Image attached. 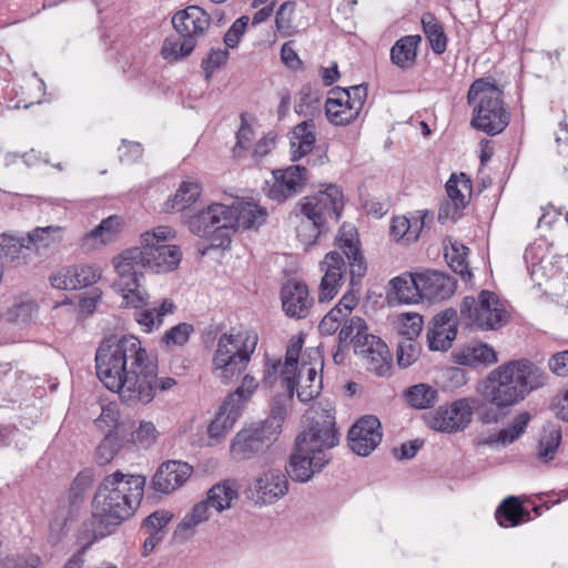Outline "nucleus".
I'll use <instances>...</instances> for the list:
<instances>
[{
	"label": "nucleus",
	"mask_w": 568,
	"mask_h": 568,
	"mask_svg": "<svg viewBox=\"0 0 568 568\" xmlns=\"http://www.w3.org/2000/svg\"><path fill=\"white\" fill-rule=\"evenodd\" d=\"M97 376L111 392L128 403L149 404L155 389L169 390L172 377L158 378V363L133 335L104 339L95 353Z\"/></svg>",
	"instance_id": "f257e3e1"
},
{
	"label": "nucleus",
	"mask_w": 568,
	"mask_h": 568,
	"mask_svg": "<svg viewBox=\"0 0 568 568\" xmlns=\"http://www.w3.org/2000/svg\"><path fill=\"white\" fill-rule=\"evenodd\" d=\"M546 373L527 359L510 361L491 371L476 407L485 424L497 423L505 410L524 400L534 389L545 385Z\"/></svg>",
	"instance_id": "f03ea898"
},
{
	"label": "nucleus",
	"mask_w": 568,
	"mask_h": 568,
	"mask_svg": "<svg viewBox=\"0 0 568 568\" xmlns=\"http://www.w3.org/2000/svg\"><path fill=\"white\" fill-rule=\"evenodd\" d=\"M146 478L116 470L99 484L92 500L93 540L110 535L112 529L129 519L139 508Z\"/></svg>",
	"instance_id": "7ed1b4c3"
},
{
	"label": "nucleus",
	"mask_w": 568,
	"mask_h": 568,
	"mask_svg": "<svg viewBox=\"0 0 568 568\" xmlns=\"http://www.w3.org/2000/svg\"><path fill=\"white\" fill-rule=\"evenodd\" d=\"M174 237L175 232L171 227L161 225L141 235V247H131L116 255L113 266L119 285L126 287L141 283L144 270L154 273L174 271L182 260L180 247L166 243Z\"/></svg>",
	"instance_id": "20e7f679"
},
{
	"label": "nucleus",
	"mask_w": 568,
	"mask_h": 568,
	"mask_svg": "<svg viewBox=\"0 0 568 568\" xmlns=\"http://www.w3.org/2000/svg\"><path fill=\"white\" fill-rule=\"evenodd\" d=\"M267 211L252 201H236L232 205L213 203L192 216L193 234L209 239L214 247H225L236 230L257 229L265 223Z\"/></svg>",
	"instance_id": "39448f33"
},
{
	"label": "nucleus",
	"mask_w": 568,
	"mask_h": 568,
	"mask_svg": "<svg viewBox=\"0 0 568 568\" xmlns=\"http://www.w3.org/2000/svg\"><path fill=\"white\" fill-rule=\"evenodd\" d=\"M467 102L473 110L470 121L473 128L489 135H496L509 124L510 113L496 84L484 79L475 80L468 90Z\"/></svg>",
	"instance_id": "423d86ee"
},
{
	"label": "nucleus",
	"mask_w": 568,
	"mask_h": 568,
	"mask_svg": "<svg viewBox=\"0 0 568 568\" xmlns=\"http://www.w3.org/2000/svg\"><path fill=\"white\" fill-rule=\"evenodd\" d=\"M254 332L242 331L222 334L212 358V374L223 384L237 378L247 367L257 345Z\"/></svg>",
	"instance_id": "0eeeda50"
},
{
	"label": "nucleus",
	"mask_w": 568,
	"mask_h": 568,
	"mask_svg": "<svg viewBox=\"0 0 568 568\" xmlns=\"http://www.w3.org/2000/svg\"><path fill=\"white\" fill-rule=\"evenodd\" d=\"M312 416H308L310 423L302 433L298 434L295 445L302 452H311L315 455H331L329 450L337 446L338 433L335 427V407L328 402H318L313 407Z\"/></svg>",
	"instance_id": "6e6552de"
},
{
	"label": "nucleus",
	"mask_w": 568,
	"mask_h": 568,
	"mask_svg": "<svg viewBox=\"0 0 568 568\" xmlns=\"http://www.w3.org/2000/svg\"><path fill=\"white\" fill-rule=\"evenodd\" d=\"M509 313L499 297L483 290L478 296H465L460 304V318L466 326L478 331H495L505 326Z\"/></svg>",
	"instance_id": "1a4fd4ad"
},
{
	"label": "nucleus",
	"mask_w": 568,
	"mask_h": 568,
	"mask_svg": "<svg viewBox=\"0 0 568 568\" xmlns=\"http://www.w3.org/2000/svg\"><path fill=\"white\" fill-rule=\"evenodd\" d=\"M113 287L123 297V303L134 308L133 317L145 333L159 328L163 323V317L174 311V304L169 300H164L160 306L151 307L150 296L139 282L122 287L119 285V276H116Z\"/></svg>",
	"instance_id": "9d476101"
},
{
	"label": "nucleus",
	"mask_w": 568,
	"mask_h": 568,
	"mask_svg": "<svg viewBox=\"0 0 568 568\" xmlns=\"http://www.w3.org/2000/svg\"><path fill=\"white\" fill-rule=\"evenodd\" d=\"M303 344L304 339L302 336H293L288 342L284 363L276 358L267 359L263 376V384L265 386H273L278 377H281L285 392L290 393V396H294L298 357Z\"/></svg>",
	"instance_id": "9b49d317"
},
{
	"label": "nucleus",
	"mask_w": 568,
	"mask_h": 568,
	"mask_svg": "<svg viewBox=\"0 0 568 568\" xmlns=\"http://www.w3.org/2000/svg\"><path fill=\"white\" fill-rule=\"evenodd\" d=\"M277 438L262 424H253L235 435L231 444V454L233 458L240 460L256 458L263 456Z\"/></svg>",
	"instance_id": "f8f14e48"
},
{
	"label": "nucleus",
	"mask_w": 568,
	"mask_h": 568,
	"mask_svg": "<svg viewBox=\"0 0 568 568\" xmlns=\"http://www.w3.org/2000/svg\"><path fill=\"white\" fill-rule=\"evenodd\" d=\"M476 400L459 398L449 405L440 406L429 418V426L438 432L454 434L464 430L471 422Z\"/></svg>",
	"instance_id": "ddd939ff"
},
{
	"label": "nucleus",
	"mask_w": 568,
	"mask_h": 568,
	"mask_svg": "<svg viewBox=\"0 0 568 568\" xmlns=\"http://www.w3.org/2000/svg\"><path fill=\"white\" fill-rule=\"evenodd\" d=\"M298 207L301 214L327 224L329 220H338L343 209V195L336 185H328L324 191L304 197Z\"/></svg>",
	"instance_id": "4468645a"
},
{
	"label": "nucleus",
	"mask_w": 568,
	"mask_h": 568,
	"mask_svg": "<svg viewBox=\"0 0 568 568\" xmlns=\"http://www.w3.org/2000/svg\"><path fill=\"white\" fill-rule=\"evenodd\" d=\"M307 181V171L304 166L292 165L284 170H275L272 180L266 181L267 196L278 203L301 193Z\"/></svg>",
	"instance_id": "2eb2a0df"
},
{
	"label": "nucleus",
	"mask_w": 568,
	"mask_h": 568,
	"mask_svg": "<svg viewBox=\"0 0 568 568\" xmlns=\"http://www.w3.org/2000/svg\"><path fill=\"white\" fill-rule=\"evenodd\" d=\"M288 480L281 470L270 469L257 477L247 489V498L255 505H272L286 495Z\"/></svg>",
	"instance_id": "dca6fc26"
},
{
	"label": "nucleus",
	"mask_w": 568,
	"mask_h": 568,
	"mask_svg": "<svg viewBox=\"0 0 568 568\" xmlns=\"http://www.w3.org/2000/svg\"><path fill=\"white\" fill-rule=\"evenodd\" d=\"M383 438L382 425L377 417H361L348 432V446L358 456H368Z\"/></svg>",
	"instance_id": "f3484780"
},
{
	"label": "nucleus",
	"mask_w": 568,
	"mask_h": 568,
	"mask_svg": "<svg viewBox=\"0 0 568 568\" xmlns=\"http://www.w3.org/2000/svg\"><path fill=\"white\" fill-rule=\"evenodd\" d=\"M355 354L358 355L367 371L378 376L389 374L392 355L387 345L375 335H365L355 345Z\"/></svg>",
	"instance_id": "a211bd4d"
},
{
	"label": "nucleus",
	"mask_w": 568,
	"mask_h": 568,
	"mask_svg": "<svg viewBox=\"0 0 568 568\" xmlns=\"http://www.w3.org/2000/svg\"><path fill=\"white\" fill-rule=\"evenodd\" d=\"M101 268L95 264L67 266L50 276V283L58 290H79L98 282Z\"/></svg>",
	"instance_id": "6ab92c4d"
},
{
	"label": "nucleus",
	"mask_w": 568,
	"mask_h": 568,
	"mask_svg": "<svg viewBox=\"0 0 568 568\" xmlns=\"http://www.w3.org/2000/svg\"><path fill=\"white\" fill-rule=\"evenodd\" d=\"M457 335V313L448 308L432 320L427 328V343L432 351H446Z\"/></svg>",
	"instance_id": "aec40b11"
},
{
	"label": "nucleus",
	"mask_w": 568,
	"mask_h": 568,
	"mask_svg": "<svg viewBox=\"0 0 568 568\" xmlns=\"http://www.w3.org/2000/svg\"><path fill=\"white\" fill-rule=\"evenodd\" d=\"M282 308L292 318H305L313 306V298L310 296L305 283L290 280L281 290Z\"/></svg>",
	"instance_id": "412c9836"
},
{
	"label": "nucleus",
	"mask_w": 568,
	"mask_h": 568,
	"mask_svg": "<svg viewBox=\"0 0 568 568\" xmlns=\"http://www.w3.org/2000/svg\"><path fill=\"white\" fill-rule=\"evenodd\" d=\"M324 275L320 285V302L333 300L343 283L346 274V263L338 252H329L321 263Z\"/></svg>",
	"instance_id": "4be33fe9"
},
{
	"label": "nucleus",
	"mask_w": 568,
	"mask_h": 568,
	"mask_svg": "<svg viewBox=\"0 0 568 568\" xmlns=\"http://www.w3.org/2000/svg\"><path fill=\"white\" fill-rule=\"evenodd\" d=\"M331 455H315L311 452H302L295 445V452L290 458L286 473L292 480L297 483H307L312 477L320 473L331 460Z\"/></svg>",
	"instance_id": "5701e85b"
},
{
	"label": "nucleus",
	"mask_w": 568,
	"mask_h": 568,
	"mask_svg": "<svg viewBox=\"0 0 568 568\" xmlns=\"http://www.w3.org/2000/svg\"><path fill=\"white\" fill-rule=\"evenodd\" d=\"M211 23L210 16L197 6H190L176 12L172 18V24L181 37L191 38L196 45L200 37L204 34Z\"/></svg>",
	"instance_id": "b1692460"
},
{
	"label": "nucleus",
	"mask_w": 568,
	"mask_h": 568,
	"mask_svg": "<svg viewBox=\"0 0 568 568\" xmlns=\"http://www.w3.org/2000/svg\"><path fill=\"white\" fill-rule=\"evenodd\" d=\"M193 471L191 465L181 460L163 463L152 478L155 491L170 494L185 484Z\"/></svg>",
	"instance_id": "393cba45"
},
{
	"label": "nucleus",
	"mask_w": 568,
	"mask_h": 568,
	"mask_svg": "<svg viewBox=\"0 0 568 568\" xmlns=\"http://www.w3.org/2000/svg\"><path fill=\"white\" fill-rule=\"evenodd\" d=\"M446 192L452 203H446L439 209V220L443 219H457L460 210L465 209L468 204L471 194V181L466 174L459 175L452 174L446 182Z\"/></svg>",
	"instance_id": "a878e982"
},
{
	"label": "nucleus",
	"mask_w": 568,
	"mask_h": 568,
	"mask_svg": "<svg viewBox=\"0 0 568 568\" xmlns=\"http://www.w3.org/2000/svg\"><path fill=\"white\" fill-rule=\"evenodd\" d=\"M420 297L429 302H440L449 298L456 288V282L449 275L437 271L417 273Z\"/></svg>",
	"instance_id": "bb28decb"
},
{
	"label": "nucleus",
	"mask_w": 568,
	"mask_h": 568,
	"mask_svg": "<svg viewBox=\"0 0 568 568\" xmlns=\"http://www.w3.org/2000/svg\"><path fill=\"white\" fill-rule=\"evenodd\" d=\"M337 243L338 247L343 250V253L348 260L351 281L353 284H356V281H359L364 276L366 264L358 247L355 227L343 225Z\"/></svg>",
	"instance_id": "cd10ccee"
},
{
	"label": "nucleus",
	"mask_w": 568,
	"mask_h": 568,
	"mask_svg": "<svg viewBox=\"0 0 568 568\" xmlns=\"http://www.w3.org/2000/svg\"><path fill=\"white\" fill-rule=\"evenodd\" d=\"M32 247L26 242V235L0 234V258L4 264L19 267L29 263Z\"/></svg>",
	"instance_id": "c85d7f7f"
},
{
	"label": "nucleus",
	"mask_w": 568,
	"mask_h": 568,
	"mask_svg": "<svg viewBox=\"0 0 568 568\" xmlns=\"http://www.w3.org/2000/svg\"><path fill=\"white\" fill-rule=\"evenodd\" d=\"M349 97L344 88L332 89L325 102V112L328 121L335 125H347L355 121L358 115L349 113Z\"/></svg>",
	"instance_id": "c756f323"
},
{
	"label": "nucleus",
	"mask_w": 568,
	"mask_h": 568,
	"mask_svg": "<svg viewBox=\"0 0 568 568\" xmlns=\"http://www.w3.org/2000/svg\"><path fill=\"white\" fill-rule=\"evenodd\" d=\"M122 226V220L118 215H111L82 237L81 246L87 252L93 251L115 240Z\"/></svg>",
	"instance_id": "7c9ffc66"
},
{
	"label": "nucleus",
	"mask_w": 568,
	"mask_h": 568,
	"mask_svg": "<svg viewBox=\"0 0 568 568\" xmlns=\"http://www.w3.org/2000/svg\"><path fill=\"white\" fill-rule=\"evenodd\" d=\"M297 372V398L303 403H307L320 394L322 389V377L317 375L316 367L310 366L305 362L301 364Z\"/></svg>",
	"instance_id": "2f4dec72"
},
{
	"label": "nucleus",
	"mask_w": 568,
	"mask_h": 568,
	"mask_svg": "<svg viewBox=\"0 0 568 568\" xmlns=\"http://www.w3.org/2000/svg\"><path fill=\"white\" fill-rule=\"evenodd\" d=\"M315 143V125L312 121L297 124L291 136L292 160L297 161L310 153Z\"/></svg>",
	"instance_id": "473e14b6"
},
{
	"label": "nucleus",
	"mask_w": 568,
	"mask_h": 568,
	"mask_svg": "<svg viewBox=\"0 0 568 568\" xmlns=\"http://www.w3.org/2000/svg\"><path fill=\"white\" fill-rule=\"evenodd\" d=\"M202 192V187L196 181H183L175 194L164 203V211L168 213L181 212L191 206Z\"/></svg>",
	"instance_id": "72a5a7b5"
},
{
	"label": "nucleus",
	"mask_w": 568,
	"mask_h": 568,
	"mask_svg": "<svg viewBox=\"0 0 568 568\" xmlns=\"http://www.w3.org/2000/svg\"><path fill=\"white\" fill-rule=\"evenodd\" d=\"M63 227L58 225L36 227L26 235V242L34 253L40 254L41 250L59 245L63 241Z\"/></svg>",
	"instance_id": "f704fd0d"
},
{
	"label": "nucleus",
	"mask_w": 568,
	"mask_h": 568,
	"mask_svg": "<svg viewBox=\"0 0 568 568\" xmlns=\"http://www.w3.org/2000/svg\"><path fill=\"white\" fill-rule=\"evenodd\" d=\"M496 520L501 527H516L523 521L529 520V513L517 497H507L496 509Z\"/></svg>",
	"instance_id": "c9c22d12"
},
{
	"label": "nucleus",
	"mask_w": 568,
	"mask_h": 568,
	"mask_svg": "<svg viewBox=\"0 0 568 568\" xmlns=\"http://www.w3.org/2000/svg\"><path fill=\"white\" fill-rule=\"evenodd\" d=\"M419 36H406L395 42L390 50L392 62L400 69L410 68L416 60Z\"/></svg>",
	"instance_id": "e433bc0d"
},
{
	"label": "nucleus",
	"mask_w": 568,
	"mask_h": 568,
	"mask_svg": "<svg viewBox=\"0 0 568 568\" xmlns=\"http://www.w3.org/2000/svg\"><path fill=\"white\" fill-rule=\"evenodd\" d=\"M392 291L400 303H417L420 297L417 273L403 274L390 281Z\"/></svg>",
	"instance_id": "4c0bfd02"
},
{
	"label": "nucleus",
	"mask_w": 568,
	"mask_h": 568,
	"mask_svg": "<svg viewBox=\"0 0 568 568\" xmlns=\"http://www.w3.org/2000/svg\"><path fill=\"white\" fill-rule=\"evenodd\" d=\"M241 413L239 409L226 402L222 404L215 418L211 422L207 428L210 438L220 440L229 430H231L240 417Z\"/></svg>",
	"instance_id": "58836bf2"
},
{
	"label": "nucleus",
	"mask_w": 568,
	"mask_h": 568,
	"mask_svg": "<svg viewBox=\"0 0 568 568\" xmlns=\"http://www.w3.org/2000/svg\"><path fill=\"white\" fill-rule=\"evenodd\" d=\"M237 497L236 485L234 481L225 480L214 485L209 491L205 501L217 513L231 507L233 499Z\"/></svg>",
	"instance_id": "ea45409f"
},
{
	"label": "nucleus",
	"mask_w": 568,
	"mask_h": 568,
	"mask_svg": "<svg viewBox=\"0 0 568 568\" xmlns=\"http://www.w3.org/2000/svg\"><path fill=\"white\" fill-rule=\"evenodd\" d=\"M294 223L296 236L306 247L314 244L326 229V224L313 220L310 215L305 216L300 212L295 214Z\"/></svg>",
	"instance_id": "a19ab883"
},
{
	"label": "nucleus",
	"mask_w": 568,
	"mask_h": 568,
	"mask_svg": "<svg viewBox=\"0 0 568 568\" xmlns=\"http://www.w3.org/2000/svg\"><path fill=\"white\" fill-rule=\"evenodd\" d=\"M405 397L412 407L426 409L437 403L438 392L427 384H416L405 392Z\"/></svg>",
	"instance_id": "79ce46f5"
},
{
	"label": "nucleus",
	"mask_w": 568,
	"mask_h": 568,
	"mask_svg": "<svg viewBox=\"0 0 568 568\" xmlns=\"http://www.w3.org/2000/svg\"><path fill=\"white\" fill-rule=\"evenodd\" d=\"M195 48V44L191 38L181 37L178 34L176 38H166L162 45V57L170 61L175 62L190 55Z\"/></svg>",
	"instance_id": "37998d69"
},
{
	"label": "nucleus",
	"mask_w": 568,
	"mask_h": 568,
	"mask_svg": "<svg viewBox=\"0 0 568 568\" xmlns=\"http://www.w3.org/2000/svg\"><path fill=\"white\" fill-rule=\"evenodd\" d=\"M422 26L433 51L437 54L446 50V36L442 24L433 13L426 12L422 16Z\"/></svg>",
	"instance_id": "c03bdc74"
},
{
	"label": "nucleus",
	"mask_w": 568,
	"mask_h": 568,
	"mask_svg": "<svg viewBox=\"0 0 568 568\" xmlns=\"http://www.w3.org/2000/svg\"><path fill=\"white\" fill-rule=\"evenodd\" d=\"M293 399L290 393L284 396H277L273 400L270 416L261 423L266 429L274 433L275 436H280L282 432V425L287 414V405Z\"/></svg>",
	"instance_id": "a18cd8bd"
},
{
	"label": "nucleus",
	"mask_w": 568,
	"mask_h": 568,
	"mask_svg": "<svg viewBox=\"0 0 568 568\" xmlns=\"http://www.w3.org/2000/svg\"><path fill=\"white\" fill-rule=\"evenodd\" d=\"M344 321L345 322L338 333V342L341 344L354 343L355 346L358 339H362L365 337V335H368L366 333L367 326L363 318L354 316L348 321Z\"/></svg>",
	"instance_id": "49530a36"
},
{
	"label": "nucleus",
	"mask_w": 568,
	"mask_h": 568,
	"mask_svg": "<svg viewBox=\"0 0 568 568\" xmlns=\"http://www.w3.org/2000/svg\"><path fill=\"white\" fill-rule=\"evenodd\" d=\"M561 440L559 430L552 429L545 432L538 442L537 458L541 463H549L554 459Z\"/></svg>",
	"instance_id": "de8ad7c7"
},
{
	"label": "nucleus",
	"mask_w": 568,
	"mask_h": 568,
	"mask_svg": "<svg viewBox=\"0 0 568 568\" xmlns=\"http://www.w3.org/2000/svg\"><path fill=\"white\" fill-rule=\"evenodd\" d=\"M295 112L300 115H314L320 110L318 98L313 93L310 84H304L295 98Z\"/></svg>",
	"instance_id": "09e8293b"
},
{
	"label": "nucleus",
	"mask_w": 568,
	"mask_h": 568,
	"mask_svg": "<svg viewBox=\"0 0 568 568\" xmlns=\"http://www.w3.org/2000/svg\"><path fill=\"white\" fill-rule=\"evenodd\" d=\"M193 333V326L187 323H180L169 331H166L162 337V344L171 349L175 346H183L185 345L191 334Z\"/></svg>",
	"instance_id": "8fccbe9b"
},
{
	"label": "nucleus",
	"mask_w": 568,
	"mask_h": 568,
	"mask_svg": "<svg viewBox=\"0 0 568 568\" xmlns=\"http://www.w3.org/2000/svg\"><path fill=\"white\" fill-rule=\"evenodd\" d=\"M530 420L527 412L518 414L513 423L499 432V439L503 445H509L518 439L524 433Z\"/></svg>",
	"instance_id": "3c124183"
},
{
	"label": "nucleus",
	"mask_w": 568,
	"mask_h": 568,
	"mask_svg": "<svg viewBox=\"0 0 568 568\" xmlns=\"http://www.w3.org/2000/svg\"><path fill=\"white\" fill-rule=\"evenodd\" d=\"M258 384L252 375L244 376L242 384L224 402L231 407L235 406L241 413L242 403L247 400L257 388Z\"/></svg>",
	"instance_id": "603ef678"
},
{
	"label": "nucleus",
	"mask_w": 568,
	"mask_h": 568,
	"mask_svg": "<svg viewBox=\"0 0 568 568\" xmlns=\"http://www.w3.org/2000/svg\"><path fill=\"white\" fill-rule=\"evenodd\" d=\"M120 439L114 432H106L104 439L97 448V460L99 464H108L120 450Z\"/></svg>",
	"instance_id": "864d4df0"
},
{
	"label": "nucleus",
	"mask_w": 568,
	"mask_h": 568,
	"mask_svg": "<svg viewBox=\"0 0 568 568\" xmlns=\"http://www.w3.org/2000/svg\"><path fill=\"white\" fill-rule=\"evenodd\" d=\"M423 316L419 314H405L400 318V326L398 333L400 338L415 339L423 328Z\"/></svg>",
	"instance_id": "5fc2aeb1"
},
{
	"label": "nucleus",
	"mask_w": 568,
	"mask_h": 568,
	"mask_svg": "<svg viewBox=\"0 0 568 568\" xmlns=\"http://www.w3.org/2000/svg\"><path fill=\"white\" fill-rule=\"evenodd\" d=\"M418 356V345L415 339L400 338L397 345V363L400 367L410 366Z\"/></svg>",
	"instance_id": "6e6d98bb"
},
{
	"label": "nucleus",
	"mask_w": 568,
	"mask_h": 568,
	"mask_svg": "<svg viewBox=\"0 0 568 568\" xmlns=\"http://www.w3.org/2000/svg\"><path fill=\"white\" fill-rule=\"evenodd\" d=\"M227 58V49H212L201 64L205 79L209 80L226 62Z\"/></svg>",
	"instance_id": "4d7b16f0"
},
{
	"label": "nucleus",
	"mask_w": 568,
	"mask_h": 568,
	"mask_svg": "<svg viewBox=\"0 0 568 568\" xmlns=\"http://www.w3.org/2000/svg\"><path fill=\"white\" fill-rule=\"evenodd\" d=\"M36 306L32 302H20L13 304L7 312L9 322L16 324H27L31 321Z\"/></svg>",
	"instance_id": "13d9d810"
},
{
	"label": "nucleus",
	"mask_w": 568,
	"mask_h": 568,
	"mask_svg": "<svg viewBox=\"0 0 568 568\" xmlns=\"http://www.w3.org/2000/svg\"><path fill=\"white\" fill-rule=\"evenodd\" d=\"M468 356L474 362L493 364L497 362V355L493 347L485 343H475L467 347Z\"/></svg>",
	"instance_id": "bf43d9fd"
},
{
	"label": "nucleus",
	"mask_w": 568,
	"mask_h": 568,
	"mask_svg": "<svg viewBox=\"0 0 568 568\" xmlns=\"http://www.w3.org/2000/svg\"><path fill=\"white\" fill-rule=\"evenodd\" d=\"M173 515L169 510H156L143 521V527L149 532L161 534V530L171 521Z\"/></svg>",
	"instance_id": "052dcab7"
},
{
	"label": "nucleus",
	"mask_w": 568,
	"mask_h": 568,
	"mask_svg": "<svg viewBox=\"0 0 568 568\" xmlns=\"http://www.w3.org/2000/svg\"><path fill=\"white\" fill-rule=\"evenodd\" d=\"M156 439V429L151 422H142L132 434V442L142 447H150Z\"/></svg>",
	"instance_id": "680f3d73"
},
{
	"label": "nucleus",
	"mask_w": 568,
	"mask_h": 568,
	"mask_svg": "<svg viewBox=\"0 0 568 568\" xmlns=\"http://www.w3.org/2000/svg\"><path fill=\"white\" fill-rule=\"evenodd\" d=\"M119 410L115 405H108L102 407L100 416L95 419L98 428L104 430V426L108 428L106 432H114L118 427Z\"/></svg>",
	"instance_id": "e2e57ef3"
},
{
	"label": "nucleus",
	"mask_w": 568,
	"mask_h": 568,
	"mask_svg": "<svg viewBox=\"0 0 568 568\" xmlns=\"http://www.w3.org/2000/svg\"><path fill=\"white\" fill-rule=\"evenodd\" d=\"M346 94L349 97L351 111L349 113L359 115L363 110L364 103L367 98V88L364 84L353 85L348 89H344Z\"/></svg>",
	"instance_id": "0e129e2a"
},
{
	"label": "nucleus",
	"mask_w": 568,
	"mask_h": 568,
	"mask_svg": "<svg viewBox=\"0 0 568 568\" xmlns=\"http://www.w3.org/2000/svg\"><path fill=\"white\" fill-rule=\"evenodd\" d=\"M248 23V17L242 16L236 19L224 36V43L227 48H235L244 34Z\"/></svg>",
	"instance_id": "69168bd1"
},
{
	"label": "nucleus",
	"mask_w": 568,
	"mask_h": 568,
	"mask_svg": "<svg viewBox=\"0 0 568 568\" xmlns=\"http://www.w3.org/2000/svg\"><path fill=\"white\" fill-rule=\"evenodd\" d=\"M345 318L339 308H332L321 321L318 326L320 332L325 335L334 334Z\"/></svg>",
	"instance_id": "338daca9"
},
{
	"label": "nucleus",
	"mask_w": 568,
	"mask_h": 568,
	"mask_svg": "<svg viewBox=\"0 0 568 568\" xmlns=\"http://www.w3.org/2000/svg\"><path fill=\"white\" fill-rule=\"evenodd\" d=\"M253 136V129L248 124L242 123L236 133V144L233 149L235 156H242L243 152L250 148Z\"/></svg>",
	"instance_id": "774afa93"
}]
</instances>
